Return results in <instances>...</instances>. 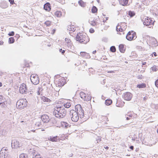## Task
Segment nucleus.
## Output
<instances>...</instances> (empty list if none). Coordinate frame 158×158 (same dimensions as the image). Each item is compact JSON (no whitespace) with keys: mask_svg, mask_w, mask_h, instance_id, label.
<instances>
[{"mask_svg":"<svg viewBox=\"0 0 158 158\" xmlns=\"http://www.w3.org/2000/svg\"><path fill=\"white\" fill-rule=\"evenodd\" d=\"M84 110L80 104H77L75 106V110H72L70 111V115L71 117V120L74 122H77L79 118V117L85 120Z\"/></svg>","mask_w":158,"mask_h":158,"instance_id":"1","label":"nucleus"},{"mask_svg":"<svg viewBox=\"0 0 158 158\" xmlns=\"http://www.w3.org/2000/svg\"><path fill=\"white\" fill-rule=\"evenodd\" d=\"M66 109L63 106L56 107L54 108L53 114L56 118H64L66 115Z\"/></svg>","mask_w":158,"mask_h":158,"instance_id":"2","label":"nucleus"},{"mask_svg":"<svg viewBox=\"0 0 158 158\" xmlns=\"http://www.w3.org/2000/svg\"><path fill=\"white\" fill-rule=\"evenodd\" d=\"M76 40L81 44H86L89 40L88 36L85 33H79L76 37Z\"/></svg>","mask_w":158,"mask_h":158,"instance_id":"3","label":"nucleus"},{"mask_svg":"<svg viewBox=\"0 0 158 158\" xmlns=\"http://www.w3.org/2000/svg\"><path fill=\"white\" fill-rule=\"evenodd\" d=\"M27 103L26 99H20L17 102L16 107L18 109H22L27 106Z\"/></svg>","mask_w":158,"mask_h":158,"instance_id":"4","label":"nucleus"},{"mask_svg":"<svg viewBox=\"0 0 158 158\" xmlns=\"http://www.w3.org/2000/svg\"><path fill=\"white\" fill-rule=\"evenodd\" d=\"M1 158H9L8 149L5 148H3L0 152Z\"/></svg>","mask_w":158,"mask_h":158,"instance_id":"5","label":"nucleus"},{"mask_svg":"<svg viewBox=\"0 0 158 158\" xmlns=\"http://www.w3.org/2000/svg\"><path fill=\"white\" fill-rule=\"evenodd\" d=\"M142 21L144 25L146 26H148L153 24L154 22L151 18H149L148 17H145L144 18H143L142 20Z\"/></svg>","mask_w":158,"mask_h":158,"instance_id":"6","label":"nucleus"},{"mask_svg":"<svg viewBox=\"0 0 158 158\" xmlns=\"http://www.w3.org/2000/svg\"><path fill=\"white\" fill-rule=\"evenodd\" d=\"M135 33L133 31H129L127 34L126 36V39L128 40L131 41L135 39L136 38L135 37Z\"/></svg>","mask_w":158,"mask_h":158,"instance_id":"7","label":"nucleus"},{"mask_svg":"<svg viewBox=\"0 0 158 158\" xmlns=\"http://www.w3.org/2000/svg\"><path fill=\"white\" fill-rule=\"evenodd\" d=\"M30 79L32 83L35 85H37L39 82V77L36 75H31Z\"/></svg>","mask_w":158,"mask_h":158,"instance_id":"8","label":"nucleus"},{"mask_svg":"<svg viewBox=\"0 0 158 158\" xmlns=\"http://www.w3.org/2000/svg\"><path fill=\"white\" fill-rule=\"evenodd\" d=\"M122 97L125 100L129 101L131 99L132 94L129 92H127L123 94Z\"/></svg>","mask_w":158,"mask_h":158,"instance_id":"9","label":"nucleus"},{"mask_svg":"<svg viewBox=\"0 0 158 158\" xmlns=\"http://www.w3.org/2000/svg\"><path fill=\"white\" fill-rule=\"evenodd\" d=\"M19 91L22 94H25L27 93V88L26 84L23 83L19 87Z\"/></svg>","mask_w":158,"mask_h":158,"instance_id":"10","label":"nucleus"},{"mask_svg":"<svg viewBox=\"0 0 158 158\" xmlns=\"http://www.w3.org/2000/svg\"><path fill=\"white\" fill-rule=\"evenodd\" d=\"M80 95L81 98L85 101H89L91 99V97L89 95L86 94L82 92H80Z\"/></svg>","mask_w":158,"mask_h":158,"instance_id":"11","label":"nucleus"},{"mask_svg":"<svg viewBox=\"0 0 158 158\" xmlns=\"http://www.w3.org/2000/svg\"><path fill=\"white\" fill-rule=\"evenodd\" d=\"M21 146V144L19 141L15 140L12 141L11 147L12 148H17Z\"/></svg>","mask_w":158,"mask_h":158,"instance_id":"12","label":"nucleus"},{"mask_svg":"<svg viewBox=\"0 0 158 158\" xmlns=\"http://www.w3.org/2000/svg\"><path fill=\"white\" fill-rule=\"evenodd\" d=\"M149 41V43L152 45L156 46L158 45L157 41L154 37L150 38Z\"/></svg>","mask_w":158,"mask_h":158,"instance_id":"13","label":"nucleus"},{"mask_svg":"<svg viewBox=\"0 0 158 158\" xmlns=\"http://www.w3.org/2000/svg\"><path fill=\"white\" fill-rule=\"evenodd\" d=\"M41 119L44 123H48L50 119L48 116L47 115L44 114L41 116Z\"/></svg>","mask_w":158,"mask_h":158,"instance_id":"14","label":"nucleus"},{"mask_svg":"<svg viewBox=\"0 0 158 158\" xmlns=\"http://www.w3.org/2000/svg\"><path fill=\"white\" fill-rule=\"evenodd\" d=\"M59 137L57 136L54 137L50 136L48 138L49 140L52 142H57L59 140Z\"/></svg>","mask_w":158,"mask_h":158,"instance_id":"15","label":"nucleus"},{"mask_svg":"<svg viewBox=\"0 0 158 158\" xmlns=\"http://www.w3.org/2000/svg\"><path fill=\"white\" fill-rule=\"evenodd\" d=\"M56 84V86L59 87L62 86L64 85V82L62 80H60L57 81Z\"/></svg>","mask_w":158,"mask_h":158,"instance_id":"16","label":"nucleus"},{"mask_svg":"<svg viewBox=\"0 0 158 158\" xmlns=\"http://www.w3.org/2000/svg\"><path fill=\"white\" fill-rule=\"evenodd\" d=\"M44 8L47 11H49L51 10L50 4L49 3H47L44 5Z\"/></svg>","mask_w":158,"mask_h":158,"instance_id":"17","label":"nucleus"},{"mask_svg":"<svg viewBox=\"0 0 158 158\" xmlns=\"http://www.w3.org/2000/svg\"><path fill=\"white\" fill-rule=\"evenodd\" d=\"M80 55L81 56L86 58H90V56L89 54L85 52H81Z\"/></svg>","mask_w":158,"mask_h":158,"instance_id":"18","label":"nucleus"},{"mask_svg":"<svg viewBox=\"0 0 158 158\" xmlns=\"http://www.w3.org/2000/svg\"><path fill=\"white\" fill-rule=\"evenodd\" d=\"M65 41L67 44V46L69 48L71 46L72 43L70 39L68 38H65Z\"/></svg>","mask_w":158,"mask_h":158,"instance_id":"19","label":"nucleus"},{"mask_svg":"<svg viewBox=\"0 0 158 158\" xmlns=\"http://www.w3.org/2000/svg\"><path fill=\"white\" fill-rule=\"evenodd\" d=\"M119 48L120 51L122 53H124L125 51V49L124 48V46L123 44H120L119 45Z\"/></svg>","mask_w":158,"mask_h":158,"instance_id":"20","label":"nucleus"},{"mask_svg":"<svg viewBox=\"0 0 158 158\" xmlns=\"http://www.w3.org/2000/svg\"><path fill=\"white\" fill-rule=\"evenodd\" d=\"M128 2V0H120L119 1V3L120 4L123 6L126 5Z\"/></svg>","mask_w":158,"mask_h":158,"instance_id":"21","label":"nucleus"},{"mask_svg":"<svg viewBox=\"0 0 158 158\" xmlns=\"http://www.w3.org/2000/svg\"><path fill=\"white\" fill-rule=\"evenodd\" d=\"M89 22L90 25L93 26H95L99 24L98 22L94 21L89 20Z\"/></svg>","mask_w":158,"mask_h":158,"instance_id":"22","label":"nucleus"},{"mask_svg":"<svg viewBox=\"0 0 158 158\" xmlns=\"http://www.w3.org/2000/svg\"><path fill=\"white\" fill-rule=\"evenodd\" d=\"M41 99L44 102H50L51 101L50 99L44 96L42 97Z\"/></svg>","mask_w":158,"mask_h":158,"instance_id":"23","label":"nucleus"},{"mask_svg":"<svg viewBox=\"0 0 158 158\" xmlns=\"http://www.w3.org/2000/svg\"><path fill=\"white\" fill-rule=\"evenodd\" d=\"M54 15L57 17H60L62 15L61 12L59 11H57L54 13Z\"/></svg>","mask_w":158,"mask_h":158,"instance_id":"24","label":"nucleus"},{"mask_svg":"<svg viewBox=\"0 0 158 158\" xmlns=\"http://www.w3.org/2000/svg\"><path fill=\"white\" fill-rule=\"evenodd\" d=\"M61 124L62 127L65 128H67L69 126V124L64 122H61Z\"/></svg>","mask_w":158,"mask_h":158,"instance_id":"25","label":"nucleus"},{"mask_svg":"<svg viewBox=\"0 0 158 158\" xmlns=\"http://www.w3.org/2000/svg\"><path fill=\"white\" fill-rule=\"evenodd\" d=\"M78 4L82 7H84L86 5L85 3L82 0H80L78 1Z\"/></svg>","mask_w":158,"mask_h":158,"instance_id":"26","label":"nucleus"},{"mask_svg":"<svg viewBox=\"0 0 158 158\" xmlns=\"http://www.w3.org/2000/svg\"><path fill=\"white\" fill-rule=\"evenodd\" d=\"M146 87V85L144 83L138 84L137 86V87L139 88H145Z\"/></svg>","mask_w":158,"mask_h":158,"instance_id":"27","label":"nucleus"},{"mask_svg":"<svg viewBox=\"0 0 158 158\" xmlns=\"http://www.w3.org/2000/svg\"><path fill=\"white\" fill-rule=\"evenodd\" d=\"M112 103V101L111 99H107L105 101V104L107 106L110 105Z\"/></svg>","mask_w":158,"mask_h":158,"instance_id":"28","label":"nucleus"},{"mask_svg":"<svg viewBox=\"0 0 158 158\" xmlns=\"http://www.w3.org/2000/svg\"><path fill=\"white\" fill-rule=\"evenodd\" d=\"M6 101H5V102H0V106L4 108L6 107Z\"/></svg>","mask_w":158,"mask_h":158,"instance_id":"29","label":"nucleus"},{"mask_svg":"<svg viewBox=\"0 0 158 158\" xmlns=\"http://www.w3.org/2000/svg\"><path fill=\"white\" fill-rule=\"evenodd\" d=\"M131 17H132L135 15V13L134 12L131 11H129L127 14Z\"/></svg>","mask_w":158,"mask_h":158,"instance_id":"30","label":"nucleus"},{"mask_svg":"<svg viewBox=\"0 0 158 158\" xmlns=\"http://www.w3.org/2000/svg\"><path fill=\"white\" fill-rule=\"evenodd\" d=\"M35 151L33 149H30L28 151L29 153L30 154H32L33 155L35 154Z\"/></svg>","mask_w":158,"mask_h":158,"instance_id":"31","label":"nucleus"},{"mask_svg":"<svg viewBox=\"0 0 158 158\" xmlns=\"http://www.w3.org/2000/svg\"><path fill=\"white\" fill-rule=\"evenodd\" d=\"M6 101V99L3 96L0 95V102H5V101Z\"/></svg>","mask_w":158,"mask_h":158,"instance_id":"32","label":"nucleus"},{"mask_svg":"<svg viewBox=\"0 0 158 158\" xmlns=\"http://www.w3.org/2000/svg\"><path fill=\"white\" fill-rule=\"evenodd\" d=\"M20 158H28L27 155L26 154L23 153L20 155Z\"/></svg>","mask_w":158,"mask_h":158,"instance_id":"33","label":"nucleus"},{"mask_svg":"<svg viewBox=\"0 0 158 158\" xmlns=\"http://www.w3.org/2000/svg\"><path fill=\"white\" fill-rule=\"evenodd\" d=\"M15 39L13 37H11L9 38L8 42L9 44H12L14 42Z\"/></svg>","mask_w":158,"mask_h":158,"instance_id":"34","label":"nucleus"},{"mask_svg":"<svg viewBox=\"0 0 158 158\" xmlns=\"http://www.w3.org/2000/svg\"><path fill=\"white\" fill-rule=\"evenodd\" d=\"M91 10L93 13H95L97 11L98 9L96 6H93Z\"/></svg>","mask_w":158,"mask_h":158,"instance_id":"35","label":"nucleus"},{"mask_svg":"<svg viewBox=\"0 0 158 158\" xmlns=\"http://www.w3.org/2000/svg\"><path fill=\"white\" fill-rule=\"evenodd\" d=\"M116 30L117 31H122L123 29L121 28V26L118 25L116 27Z\"/></svg>","mask_w":158,"mask_h":158,"instance_id":"36","label":"nucleus"},{"mask_svg":"<svg viewBox=\"0 0 158 158\" xmlns=\"http://www.w3.org/2000/svg\"><path fill=\"white\" fill-rule=\"evenodd\" d=\"M110 50L111 52H115L116 49L115 47L114 46H112L110 47Z\"/></svg>","mask_w":158,"mask_h":158,"instance_id":"37","label":"nucleus"},{"mask_svg":"<svg viewBox=\"0 0 158 158\" xmlns=\"http://www.w3.org/2000/svg\"><path fill=\"white\" fill-rule=\"evenodd\" d=\"M64 108L65 107L66 108H69L71 104L70 103L67 102L64 104Z\"/></svg>","mask_w":158,"mask_h":158,"instance_id":"38","label":"nucleus"},{"mask_svg":"<svg viewBox=\"0 0 158 158\" xmlns=\"http://www.w3.org/2000/svg\"><path fill=\"white\" fill-rule=\"evenodd\" d=\"M151 69L153 71H156L157 70V66L156 65H154L153 66V67H151Z\"/></svg>","mask_w":158,"mask_h":158,"instance_id":"39","label":"nucleus"},{"mask_svg":"<svg viewBox=\"0 0 158 158\" xmlns=\"http://www.w3.org/2000/svg\"><path fill=\"white\" fill-rule=\"evenodd\" d=\"M51 23V22H50V21H47L45 22V24L47 26H49L50 25Z\"/></svg>","mask_w":158,"mask_h":158,"instance_id":"40","label":"nucleus"},{"mask_svg":"<svg viewBox=\"0 0 158 158\" xmlns=\"http://www.w3.org/2000/svg\"><path fill=\"white\" fill-rule=\"evenodd\" d=\"M69 29L70 31H71L73 32L75 31L76 30V29L75 28H73V27H72L71 26H70V28L69 27V28L68 29V30H69Z\"/></svg>","mask_w":158,"mask_h":158,"instance_id":"41","label":"nucleus"},{"mask_svg":"<svg viewBox=\"0 0 158 158\" xmlns=\"http://www.w3.org/2000/svg\"><path fill=\"white\" fill-rule=\"evenodd\" d=\"M35 125L37 126L38 127H40V126L41 125V123L39 122H38L35 123Z\"/></svg>","mask_w":158,"mask_h":158,"instance_id":"42","label":"nucleus"},{"mask_svg":"<svg viewBox=\"0 0 158 158\" xmlns=\"http://www.w3.org/2000/svg\"><path fill=\"white\" fill-rule=\"evenodd\" d=\"M8 35L9 36H13L14 35V32L13 31H12L10 32Z\"/></svg>","mask_w":158,"mask_h":158,"instance_id":"43","label":"nucleus"},{"mask_svg":"<svg viewBox=\"0 0 158 158\" xmlns=\"http://www.w3.org/2000/svg\"><path fill=\"white\" fill-rule=\"evenodd\" d=\"M59 51L61 52L62 54H64L65 52L64 50H63L62 48H60L59 49Z\"/></svg>","mask_w":158,"mask_h":158,"instance_id":"44","label":"nucleus"},{"mask_svg":"<svg viewBox=\"0 0 158 158\" xmlns=\"http://www.w3.org/2000/svg\"><path fill=\"white\" fill-rule=\"evenodd\" d=\"M89 32L91 33H93L94 32V30L93 28H91L89 29Z\"/></svg>","mask_w":158,"mask_h":158,"instance_id":"45","label":"nucleus"},{"mask_svg":"<svg viewBox=\"0 0 158 158\" xmlns=\"http://www.w3.org/2000/svg\"><path fill=\"white\" fill-rule=\"evenodd\" d=\"M155 85L156 87H158V79L155 81Z\"/></svg>","mask_w":158,"mask_h":158,"instance_id":"46","label":"nucleus"},{"mask_svg":"<svg viewBox=\"0 0 158 158\" xmlns=\"http://www.w3.org/2000/svg\"><path fill=\"white\" fill-rule=\"evenodd\" d=\"M9 1L10 2V3L12 5H13L14 3V0H9Z\"/></svg>","mask_w":158,"mask_h":158,"instance_id":"47","label":"nucleus"},{"mask_svg":"<svg viewBox=\"0 0 158 158\" xmlns=\"http://www.w3.org/2000/svg\"><path fill=\"white\" fill-rule=\"evenodd\" d=\"M56 1L59 2L60 3H64V0H57Z\"/></svg>","mask_w":158,"mask_h":158,"instance_id":"48","label":"nucleus"},{"mask_svg":"<svg viewBox=\"0 0 158 158\" xmlns=\"http://www.w3.org/2000/svg\"><path fill=\"white\" fill-rule=\"evenodd\" d=\"M143 76L142 75H140L138 76V78L139 79H141L142 78Z\"/></svg>","mask_w":158,"mask_h":158,"instance_id":"49","label":"nucleus"},{"mask_svg":"<svg viewBox=\"0 0 158 158\" xmlns=\"http://www.w3.org/2000/svg\"><path fill=\"white\" fill-rule=\"evenodd\" d=\"M101 137H98V139H97V143H98V141H100L101 140Z\"/></svg>","mask_w":158,"mask_h":158,"instance_id":"50","label":"nucleus"},{"mask_svg":"<svg viewBox=\"0 0 158 158\" xmlns=\"http://www.w3.org/2000/svg\"><path fill=\"white\" fill-rule=\"evenodd\" d=\"M107 73H114V71H107Z\"/></svg>","mask_w":158,"mask_h":158,"instance_id":"51","label":"nucleus"},{"mask_svg":"<svg viewBox=\"0 0 158 158\" xmlns=\"http://www.w3.org/2000/svg\"><path fill=\"white\" fill-rule=\"evenodd\" d=\"M3 43H4V42L2 41H0V45H3Z\"/></svg>","mask_w":158,"mask_h":158,"instance_id":"52","label":"nucleus"},{"mask_svg":"<svg viewBox=\"0 0 158 158\" xmlns=\"http://www.w3.org/2000/svg\"><path fill=\"white\" fill-rule=\"evenodd\" d=\"M130 148L131 150H133L134 149V146H130Z\"/></svg>","mask_w":158,"mask_h":158,"instance_id":"53","label":"nucleus"},{"mask_svg":"<svg viewBox=\"0 0 158 158\" xmlns=\"http://www.w3.org/2000/svg\"><path fill=\"white\" fill-rule=\"evenodd\" d=\"M153 54L155 56H157V54H156V52H154L153 53Z\"/></svg>","mask_w":158,"mask_h":158,"instance_id":"54","label":"nucleus"},{"mask_svg":"<svg viewBox=\"0 0 158 158\" xmlns=\"http://www.w3.org/2000/svg\"><path fill=\"white\" fill-rule=\"evenodd\" d=\"M137 48L138 49H141L142 48L140 46H137Z\"/></svg>","mask_w":158,"mask_h":158,"instance_id":"55","label":"nucleus"},{"mask_svg":"<svg viewBox=\"0 0 158 158\" xmlns=\"http://www.w3.org/2000/svg\"><path fill=\"white\" fill-rule=\"evenodd\" d=\"M55 31H56V30L55 29H53L52 30V33H53V34H54V33L55 32Z\"/></svg>","mask_w":158,"mask_h":158,"instance_id":"56","label":"nucleus"},{"mask_svg":"<svg viewBox=\"0 0 158 158\" xmlns=\"http://www.w3.org/2000/svg\"><path fill=\"white\" fill-rule=\"evenodd\" d=\"M96 52V50L94 51L93 52V54H95Z\"/></svg>","mask_w":158,"mask_h":158,"instance_id":"57","label":"nucleus"},{"mask_svg":"<svg viewBox=\"0 0 158 158\" xmlns=\"http://www.w3.org/2000/svg\"><path fill=\"white\" fill-rule=\"evenodd\" d=\"M126 119L127 120H128L130 119V118L128 117H126Z\"/></svg>","mask_w":158,"mask_h":158,"instance_id":"58","label":"nucleus"},{"mask_svg":"<svg viewBox=\"0 0 158 158\" xmlns=\"http://www.w3.org/2000/svg\"><path fill=\"white\" fill-rule=\"evenodd\" d=\"M105 148L106 149H108V148H109V147H108L106 146V147H105Z\"/></svg>","mask_w":158,"mask_h":158,"instance_id":"59","label":"nucleus"},{"mask_svg":"<svg viewBox=\"0 0 158 158\" xmlns=\"http://www.w3.org/2000/svg\"><path fill=\"white\" fill-rule=\"evenodd\" d=\"M103 117H104V119H106L107 118L106 117V116H104Z\"/></svg>","mask_w":158,"mask_h":158,"instance_id":"60","label":"nucleus"},{"mask_svg":"<svg viewBox=\"0 0 158 158\" xmlns=\"http://www.w3.org/2000/svg\"><path fill=\"white\" fill-rule=\"evenodd\" d=\"M2 86V84L1 82H0V87H1Z\"/></svg>","mask_w":158,"mask_h":158,"instance_id":"61","label":"nucleus"},{"mask_svg":"<svg viewBox=\"0 0 158 158\" xmlns=\"http://www.w3.org/2000/svg\"><path fill=\"white\" fill-rule=\"evenodd\" d=\"M146 99H147V98H146L145 97H144V98H143V100H146Z\"/></svg>","mask_w":158,"mask_h":158,"instance_id":"62","label":"nucleus"},{"mask_svg":"<svg viewBox=\"0 0 158 158\" xmlns=\"http://www.w3.org/2000/svg\"><path fill=\"white\" fill-rule=\"evenodd\" d=\"M127 116H129L130 117H131V115H130V114H127Z\"/></svg>","mask_w":158,"mask_h":158,"instance_id":"63","label":"nucleus"},{"mask_svg":"<svg viewBox=\"0 0 158 158\" xmlns=\"http://www.w3.org/2000/svg\"><path fill=\"white\" fill-rule=\"evenodd\" d=\"M146 64V62H144L143 63V64H143V65H144V64Z\"/></svg>","mask_w":158,"mask_h":158,"instance_id":"64","label":"nucleus"}]
</instances>
